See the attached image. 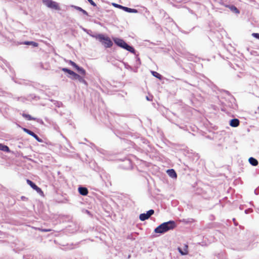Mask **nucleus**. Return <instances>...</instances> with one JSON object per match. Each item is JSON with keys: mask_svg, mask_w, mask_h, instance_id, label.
Here are the masks:
<instances>
[{"mask_svg": "<svg viewBox=\"0 0 259 259\" xmlns=\"http://www.w3.org/2000/svg\"><path fill=\"white\" fill-rule=\"evenodd\" d=\"M76 70L81 74L85 75V70L82 68V67H78Z\"/></svg>", "mask_w": 259, "mask_h": 259, "instance_id": "19", "label": "nucleus"}, {"mask_svg": "<svg viewBox=\"0 0 259 259\" xmlns=\"http://www.w3.org/2000/svg\"><path fill=\"white\" fill-rule=\"evenodd\" d=\"M176 223L173 221L163 223L156 228L154 232L156 233L163 234L167 231L172 230L176 227Z\"/></svg>", "mask_w": 259, "mask_h": 259, "instance_id": "1", "label": "nucleus"}, {"mask_svg": "<svg viewBox=\"0 0 259 259\" xmlns=\"http://www.w3.org/2000/svg\"><path fill=\"white\" fill-rule=\"evenodd\" d=\"M235 10L236 11V12H237V13L238 12V10H237V8H235Z\"/></svg>", "mask_w": 259, "mask_h": 259, "instance_id": "27", "label": "nucleus"}, {"mask_svg": "<svg viewBox=\"0 0 259 259\" xmlns=\"http://www.w3.org/2000/svg\"><path fill=\"white\" fill-rule=\"evenodd\" d=\"M0 150L5 151V152H9L10 149L9 148L3 144H0Z\"/></svg>", "mask_w": 259, "mask_h": 259, "instance_id": "15", "label": "nucleus"}, {"mask_svg": "<svg viewBox=\"0 0 259 259\" xmlns=\"http://www.w3.org/2000/svg\"><path fill=\"white\" fill-rule=\"evenodd\" d=\"M113 6H114L115 7H116V8H120V9H121V7H122V6L119 5H118V4H113Z\"/></svg>", "mask_w": 259, "mask_h": 259, "instance_id": "26", "label": "nucleus"}, {"mask_svg": "<svg viewBox=\"0 0 259 259\" xmlns=\"http://www.w3.org/2000/svg\"><path fill=\"white\" fill-rule=\"evenodd\" d=\"M88 2L90 3V4L93 6H96V4L93 2V0H88Z\"/></svg>", "mask_w": 259, "mask_h": 259, "instance_id": "24", "label": "nucleus"}, {"mask_svg": "<svg viewBox=\"0 0 259 259\" xmlns=\"http://www.w3.org/2000/svg\"><path fill=\"white\" fill-rule=\"evenodd\" d=\"M146 99H147V100H149H149H150L149 99V98L148 97H146Z\"/></svg>", "mask_w": 259, "mask_h": 259, "instance_id": "28", "label": "nucleus"}, {"mask_svg": "<svg viewBox=\"0 0 259 259\" xmlns=\"http://www.w3.org/2000/svg\"><path fill=\"white\" fill-rule=\"evenodd\" d=\"M23 130L26 133H27L28 134H29V135H31V136H32L33 137H34L37 141H39V142H40L41 140L39 139V138H38V137L33 132H31V131L27 129V128H23Z\"/></svg>", "mask_w": 259, "mask_h": 259, "instance_id": "8", "label": "nucleus"}, {"mask_svg": "<svg viewBox=\"0 0 259 259\" xmlns=\"http://www.w3.org/2000/svg\"><path fill=\"white\" fill-rule=\"evenodd\" d=\"M121 9L123 10L125 12H127L128 8L122 6V7H121Z\"/></svg>", "mask_w": 259, "mask_h": 259, "instance_id": "25", "label": "nucleus"}, {"mask_svg": "<svg viewBox=\"0 0 259 259\" xmlns=\"http://www.w3.org/2000/svg\"><path fill=\"white\" fill-rule=\"evenodd\" d=\"M93 36L95 37L96 39H98L106 48H110L113 45V43L110 38L107 36H105L103 34H100L96 36L93 35Z\"/></svg>", "mask_w": 259, "mask_h": 259, "instance_id": "2", "label": "nucleus"}, {"mask_svg": "<svg viewBox=\"0 0 259 259\" xmlns=\"http://www.w3.org/2000/svg\"><path fill=\"white\" fill-rule=\"evenodd\" d=\"M71 7H73L76 10L81 12L83 14H84L87 16L88 15V13H87V12L86 11L83 10L81 8L78 7V6H72Z\"/></svg>", "mask_w": 259, "mask_h": 259, "instance_id": "14", "label": "nucleus"}, {"mask_svg": "<svg viewBox=\"0 0 259 259\" xmlns=\"http://www.w3.org/2000/svg\"><path fill=\"white\" fill-rule=\"evenodd\" d=\"M72 79H76L78 80L80 82L83 83L84 84H87L86 81L83 79V78L78 74L74 73V75L70 77Z\"/></svg>", "mask_w": 259, "mask_h": 259, "instance_id": "7", "label": "nucleus"}, {"mask_svg": "<svg viewBox=\"0 0 259 259\" xmlns=\"http://www.w3.org/2000/svg\"><path fill=\"white\" fill-rule=\"evenodd\" d=\"M154 211L153 209H150L146 213H142L139 216V219L141 221H144L149 219L151 215L154 213Z\"/></svg>", "mask_w": 259, "mask_h": 259, "instance_id": "5", "label": "nucleus"}, {"mask_svg": "<svg viewBox=\"0 0 259 259\" xmlns=\"http://www.w3.org/2000/svg\"><path fill=\"white\" fill-rule=\"evenodd\" d=\"M167 173L168 175V176L172 178H177V174L175 172V171L172 169L167 170Z\"/></svg>", "mask_w": 259, "mask_h": 259, "instance_id": "11", "label": "nucleus"}, {"mask_svg": "<svg viewBox=\"0 0 259 259\" xmlns=\"http://www.w3.org/2000/svg\"><path fill=\"white\" fill-rule=\"evenodd\" d=\"M239 124V120L238 119L235 118L231 119L230 121V125L232 127H237Z\"/></svg>", "mask_w": 259, "mask_h": 259, "instance_id": "9", "label": "nucleus"}, {"mask_svg": "<svg viewBox=\"0 0 259 259\" xmlns=\"http://www.w3.org/2000/svg\"><path fill=\"white\" fill-rule=\"evenodd\" d=\"M252 35L254 36V37L257 38L259 39V33H253L252 34Z\"/></svg>", "mask_w": 259, "mask_h": 259, "instance_id": "23", "label": "nucleus"}, {"mask_svg": "<svg viewBox=\"0 0 259 259\" xmlns=\"http://www.w3.org/2000/svg\"><path fill=\"white\" fill-rule=\"evenodd\" d=\"M24 44L26 45H30L34 47H36L38 45L37 43L34 42V41H25L24 42Z\"/></svg>", "mask_w": 259, "mask_h": 259, "instance_id": "17", "label": "nucleus"}, {"mask_svg": "<svg viewBox=\"0 0 259 259\" xmlns=\"http://www.w3.org/2000/svg\"><path fill=\"white\" fill-rule=\"evenodd\" d=\"M62 70L65 72H67L68 74H69L70 75L73 76L74 74V72H73V71H71L67 68H63L62 69Z\"/></svg>", "mask_w": 259, "mask_h": 259, "instance_id": "16", "label": "nucleus"}, {"mask_svg": "<svg viewBox=\"0 0 259 259\" xmlns=\"http://www.w3.org/2000/svg\"><path fill=\"white\" fill-rule=\"evenodd\" d=\"M127 12H128V13H138V11L136 10V9H131V8H129L128 9V11Z\"/></svg>", "mask_w": 259, "mask_h": 259, "instance_id": "21", "label": "nucleus"}, {"mask_svg": "<svg viewBox=\"0 0 259 259\" xmlns=\"http://www.w3.org/2000/svg\"><path fill=\"white\" fill-rule=\"evenodd\" d=\"M78 191L82 195H87L88 193V189L85 187H79Z\"/></svg>", "mask_w": 259, "mask_h": 259, "instance_id": "10", "label": "nucleus"}, {"mask_svg": "<svg viewBox=\"0 0 259 259\" xmlns=\"http://www.w3.org/2000/svg\"><path fill=\"white\" fill-rule=\"evenodd\" d=\"M69 63L70 65H71L72 66H73L76 69H77L79 67L74 62H73L72 61H69Z\"/></svg>", "mask_w": 259, "mask_h": 259, "instance_id": "22", "label": "nucleus"}, {"mask_svg": "<svg viewBox=\"0 0 259 259\" xmlns=\"http://www.w3.org/2000/svg\"><path fill=\"white\" fill-rule=\"evenodd\" d=\"M113 40L118 46L124 49L131 53H134V49L131 46L128 45L123 40L118 38H114Z\"/></svg>", "mask_w": 259, "mask_h": 259, "instance_id": "3", "label": "nucleus"}, {"mask_svg": "<svg viewBox=\"0 0 259 259\" xmlns=\"http://www.w3.org/2000/svg\"><path fill=\"white\" fill-rule=\"evenodd\" d=\"M178 250L182 255H186L188 254V246L187 245H185L184 250H182L180 248H178Z\"/></svg>", "mask_w": 259, "mask_h": 259, "instance_id": "12", "label": "nucleus"}, {"mask_svg": "<svg viewBox=\"0 0 259 259\" xmlns=\"http://www.w3.org/2000/svg\"><path fill=\"white\" fill-rule=\"evenodd\" d=\"M249 162L253 166H256L258 164L257 160L253 157L249 158Z\"/></svg>", "mask_w": 259, "mask_h": 259, "instance_id": "13", "label": "nucleus"}, {"mask_svg": "<svg viewBox=\"0 0 259 259\" xmlns=\"http://www.w3.org/2000/svg\"><path fill=\"white\" fill-rule=\"evenodd\" d=\"M42 2L44 5L49 8L55 10L60 9L58 4L52 0H42Z\"/></svg>", "mask_w": 259, "mask_h": 259, "instance_id": "4", "label": "nucleus"}, {"mask_svg": "<svg viewBox=\"0 0 259 259\" xmlns=\"http://www.w3.org/2000/svg\"><path fill=\"white\" fill-rule=\"evenodd\" d=\"M27 183L31 186L32 188L36 190L38 193H42V191L40 188L37 187L34 183L29 180H27Z\"/></svg>", "mask_w": 259, "mask_h": 259, "instance_id": "6", "label": "nucleus"}, {"mask_svg": "<svg viewBox=\"0 0 259 259\" xmlns=\"http://www.w3.org/2000/svg\"><path fill=\"white\" fill-rule=\"evenodd\" d=\"M151 73L152 74V75L154 76L157 77V78H158L159 79H161V75L160 74H159L158 72L152 71Z\"/></svg>", "mask_w": 259, "mask_h": 259, "instance_id": "18", "label": "nucleus"}, {"mask_svg": "<svg viewBox=\"0 0 259 259\" xmlns=\"http://www.w3.org/2000/svg\"><path fill=\"white\" fill-rule=\"evenodd\" d=\"M23 116L25 118H27L28 120H35V118H33V117H32L29 114H23Z\"/></svg>", "mask_w": 259, "mask_h": 259, "instance_id": "20", "label": "nucleus"}]
</instances>
